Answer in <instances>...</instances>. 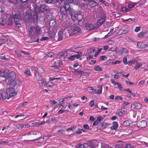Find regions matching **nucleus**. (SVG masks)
<instances>
[{
	"mask_svg": "<svg viewBox=\"0 0 148 148\" xmlns=\"http://www.w3.org/2000/svg\"><path fill=\"white\" fill-rule=\"evenodd\" d=\"M68 59L70 60H73L75 59L74 55L71 56L69 57Z\"/></svg>",
	"mask_w": 148,
	"mask_h": 148,
	"instance_id": "nucleus-49",
	"label": "nucleus"
},
{
	"mask_svg": "<svg viewBox=\"0 0 148 148\" xmlns=\"http://www.w3.org/2000/svg\"><path fill=\"white\" fill-rule=\"evenodd\" d=\"M1 2L3 4L5 5H7L8 3V0H1Z\"/></svg>",
	"mask_w": 148,
	"mask_h": 148,
	"instance_id": "nucleus-40",
	"label": "nucleus"
},
{
	"mask_svg": "<svg viewBox=\"0 0 148 148\" xmlns=\"http://www.w3.org/2000/svg\"><path fill=\"white\" fill-rule=\"evenodd\" d=\"M142 66V64L140 62H136V66L134 67L135 69L137 70Z\"/></svg>",
	"mask_w": 148,
	"mask_h": 148,
	"instance_id": "nucleus-25",
	"label": "nucleus"
},
{
	"mask_svg": "<svg viewBox=\"0 0 148 148\" xmlns=\"http://www.w3.org/2000/svg\"><path fill=\"white\" fill-rule=\"evenodd\" d=\"M94 101L93 100H91L89 103V106L92 107L94 105Z\"/></svg>",
	"mask_w": 148,
	"mask_h": 148,
	"instance_id": "nucleus-48",
	"label": "nucleus"
},
{
	"mask_svg": "<svg viewBox=\"0 0 148 148\" xmlns=\"http://www.w3.org/2000/svg\"><path fill=\"white\" fill-rule=\"evenodd\" d=\"M47 10L46 7L44 5H41L39 8V11L43 12Z\"/></svg>",
	"mask_w": 148,
	"mask_h": 148,
	"instance_id": "nucleus-22",
	"label": "nucleus"
},
{
	"mask_svg": "<svg viewBox=\"0 0 148 148\" xmlns=\"http://www.w3.org/2000/svg\"><path fill=\"white\" fill-rule=\"evenodd\" d=\"M64 36H66V37H68L69 36L71 35V34H70L69 33V32H68L67 31V32H66L65 33H64Z\"/></svg>",
	"mask_w": 148,
	"mask_h": 148,
	"instance_id": "nucleus-50",
	"label": "nucleus"
},
{
	"mask_svg": "<svg viewBox=\"0 0 148 148\" xmlns=\"http://www.w3.org/2000/svg\"><path fill=\"white\" fill-rule=\"evenodd\" d=\"M123 61L125 64H127V60L126 57L124 56V57L123 58Z\"/></svg>",
	"mask_w": 148,
	"mask_h": 148,
	"instance_id": "nucleus-42",
	"label": "nucleus"
},
{
	"mask_svg": "<svg viewBox=\"0 0 148 148\" xmlns=\"http://www.w3.org/2000/svg\"><path fill=\"white\" fill-rule=\"evenodd\" d=\"M5 82L7 84L14 87V90L17 89L21 85L20 80L16 78L15 73L13 71L11 72L9 76L6 79Z\"/></svg>",
	"mask_w": 148,
	"mask_h": 148,
	"instance_id": "nucleus-1",
	"label": "nucleus"
},
{
	"mask_svg": "<svg viewBox=\"0 0 148 148\" xmlns=\"http://www.w3.org/2000/svg\"><path fill=\"white\" fill-rule=\"evenodd\" d=\"M104 21L105 19L104 18H101L99 19L97 22V24L98 25H101Z\"/></svg>",
	"mask_w": 148,
	"mask_h": 148,
	"instance_id": "nucleus-18",
	"label": "nucleus"
},
{
	"mask_svg": "<svg viewBox=\"0 0 148 148\" xmlns=\"http://www.w3.org/2000/svg\"><path fill=\"white\" fill-rule=\"evenodd\" d=\"M50 103L52 104H55L57 103V102L55 101L54 100H52L49 101Z\"/></svg>",
	"mask_w": 148,
	"mask_h": 148,
	"instance_id": "nucleus-47",
	"label": "nucleus"
},
{
	"mask_svg": "<svg viewBox=\"0 0 148 148\" xmlns=\"http://www.w3.org/2000/svg\"><path fill=\"white\" fill-rule=\"evenodd\" d=\"M24 125L23 124H18L17 125L16 127L18 128L19 130H21L23 128Z\"/></svg>",
	"mask_w": 148,
	"mask_h": 148,
	"instance_id": "nucleus-35",
	"label": "nucleus"
},
{
	"mask_svg": "<svg viewBox=\"0 0 148 148\" xmlns=\"http://www.w3.org/2000/svg\"><path fill=\"white\" fill-rule=\"evenodd\" d=\"M88 88H89L90 90H92L94 92H96V90L93 88L91 87H89Z\"/></svg>",
	"mask_w": 148,
	"mask_h": 148,
	"instance_id": "nucleus-63",
	"label": "nucleus"
},
{
	"mask_svg": "<svg viewBox=\"0 0 148 148\" xmlns=\"http://www.w3.org/2000/svg\"><path fill=\"white\" fill-rule=\"evenodd\" d=\"M129 104V103L127 102H125L123 103L122 104V106L123 107H125Z\"/></svg>",
	"mask_w": 148,
	"mask_h": 148,
	"instance_id": "nucleus-57",
	"label": "nucleus"
},
{
	"mask_svg": "<svg viewBox=\"0 0 148 148\" xmlns=\"http://www.w3.org/2000/svg\"><path fill=\"white\" fill-rule=\"evenodd\" d=\"M8 71L5 70L3 72L0 70V76L6 77L8 75Z\"/></svg>",
	"mask_w": 148,
	"mask_h": 148,
	"instance_id": "nucleus-8",
	"label": "nucleus"
},
{
	"mask_svg": "<svg viewBox=\"0 0 148 148\" xmlns=\"http://www.w3.org/2000/svg\"><path fill=\"white\" fill-rule=\"evenodd\" d=\"M60 11L62 13L64 14H68V13L67 12L66 10H65L64 7H60Z\"/></svg>",
	"mask_w": 148,
	"mask_h": 148,
	"instance_id": "nucleus-20",
	"label": "nucleus"
},
{
	"mask_svg": "<svg viewBox=\"0 0 148 148\" xmlns=\"http://www.w3.org/2000/svg\"><path fill=\"white\" fill-rule=\"evenodd\" d=\"M101 88H100L99 90L97 92L96 91V92H95L96 93H98V94H100L102 93V87L101 86H100Z\"/></svg>",
	"mask_w": 148,
	"mask_h": 148,
	"instance_id": "nucleus-44",
	"label": "nucleus"
},
{
	"mask_svg": "<svg viewBox=\"0 0 148 148\" xmlns=\"http://www.w3.org/2000/svg\"><path fill=\"white\" fill-rule=\"evenodd\" d=\"M88 2L89 5H92V6H94L96 5V3L92 0H90Z\"/></svg>",
	"mask_w": 148,
	"mask_h": 148,
	"instance_id": "nucleus-28",
	"label": "nucleus"
},
{
	"mask_svg": "<svg viewBox=\"0 0 148 148\" xmlns=\"http://www.w3.org/2000/svg\"><path fill=\"white\" fill-rule=\"evenodd\" d=\"M137 125L139 128H144L147 125V123L145 121H142L137 123Z\"/></svg>",
	"mask_w": 148,
	"mask_h": 148,
	"instance_id": "nucleus-5",
	"label": "nucleus"
},
{
	"mask_svg": "<svg viewBox=\"0 0 148 148\" xmlns=\"http://www.w3.org/2000/svg\"><path fill=\"white\" fill-rule=\"evenodd\" d=\"M134 6V5L133 4H129L128 5V7L130 8H132Z\"/></svg>",
	"mask_w": 148,
	"mask_h": 148,
	"instance_id": "nucleus-64",
	"label": "nucleus"
},
{
	"mask_svg": "<svg viewBox=\"0 0 148 148\" xmlns=\"http://www.w3.org/2000/svg\"><path fill=\"white\" fill-rule=\"evenodd\" d=\"M125 148H134L133 147H132L131 145L128 144L126 145L125 147Z\"/></svg>",
	"mask_w": 148,
	"mask_h": 148,
	"instance_id": "nucleus-53",
	"label": "nucleus"
},
{
	"mask_svg": "<svg viewBox=\"0 0 148 148\" xmlns=\"http://www.w3.org/2000/svg\"><path fill=\"white\" fill-rule=\"evenodd\" d=\"M107 58L106 56H101L100 57L99 59L101 60H106Z\"/></svg>",
	"mask_w": 148,
	"mask_h": 148,
	"instance_id": "nucleus-39",
	"label": "nucleus"
},
{
	"mask_svg": "<svg viewBox=\"0 0 148 148\" xmlns=\"http://www.w3.org/2000/svg\"><path fill=\"white\" fill-rule=\"evenodd\" d=\"M128 31L126 29L122 28L118 32V35H120L122 34L126 33Z\"/></svg>",
	"mask_w": 148,
	"mask_h": 148,
	"instance_id": "nucleus-14",
	"label": "nucleus"
},
{
	"mask_svg": "<svg viewBox=\"0 0 148 148\" xmlns=\"http://www.w3.org/2000/svg\"><path fill=\"white\" fill-rule=\"evenodd\" d=\"M85 27L87 30H90L92 29H94V27L93 25L92 24L89 23H87L85 24Z\"/></svg>",
	"mask_w": 148,
	"mask_h": 148,
	"instance_id": "nucleus-9",
	"label": "nucleus"
},
{
	"mask_svg": "<svg viewBox=\"0 0 148 148\" xmlns=\"http://www.w3.org/2000/svg\"><path fill=\"white\" fill-rule=\"evenodd\" d=\"M137 46L139 48H143L145 47L144 45L142 43L139 42L137 43Z\"/></svg>",
	"mask_w": 148,
	"mask_h": 148,
	"instance_id": "nucleus-31",
	"label": "nucleus"
},
{
	"mask_svg": "<svg viewBox=\"0 0 148 148\" xmlns=\"http://www.w3.org/2000/svg\"><path fill=\"white\" fill-rule=\"evenodd\" d=\"M32 136L31 134H29L27 135L26 136V138L25 139H24V140L29 141L32 140L33 138H32Z\"/></svg>",
	"mask_w": 148,
	"mask_h": 148,
	"instance_id": "nucleus-15",
	"label": "nucleus"
},
{
	"mask_svg": "<svg viewBox=\"0 0 148 148\" xmlns=\"http://www.w3.org/2000/svg\"><path fill=\"white\" fill-rule=\"evenodd\" d=\"M116 84L117 85L118 87L120 90H121L123 89L122 86L119 83L116 82Z\"/></svg>",
	"mask_w": 148,
	"mask_h": 148,
	"instance_id": "nucleus-37",
	"label": "nucleus"
},
{
	"mask_svg": "<svg viewBox=\"0 0 148 148\" xmlns=\"http://www.w3.org/2000/svg\"><path fill=\"white\" fill-rule=\"evenodd\" d=\"M108 43L110 45H113L114 43V41L112 40H109L108 42Z\"/></svg>",
	"mask_w": 148,
	"mask_h": 148,
	"instance_id": "nucleus-59",
	"label": "nucleus"
},
{
	"mask_svg": "<svg viewBox=\"0 0 148 148\" xmlns=\"http://www.w3.org/2000/svg\"><path fill=\"white\" fill-rule=\"evenodd\" d=\"M35 76L36 77V79L40 81V80H41V74H39V73H35Z\"/></svg>",
	"mask_w": 148,
	"mask_h": 148,
	"instance_id": "nucleus-24",
	"label": "nucleus"
},
{
	"mask_svg": "<svg viewBox=\"0 0 148 148\" xmlns=\"http://www.w3.org/2000/svg\"><path fill=\"white\" fill-rule=\"evenodd\" d=\"M53 53L52 52L49 53L47 54V56L49 57H51L53 55Z\"/></svg>",
	"mask_w": 148,
	"mask_h": 148,
	"instance_id": "nucleus-61",
	"label": "nucleus"
},
{
	"mask_svg": "<svg viewBox=\"0 0 148 148\" xmlns=\"http://www.w3.org/2000/svg\"><path fill=\"white\" fill-rule=\"evenodd\" d=\"M70 32L71 35H75L80 33L81 32V29L79 27L74 24L71 26L70 29Z\"/></svg>",
	"mask_w": 148,
	"mask_h": 148,
	"instance_id": "nucleus-2",
	"label": "nucleus"
},
{
	"mask_svg": "<svg viewBox=\"0 0 148 148\" xmlns=\"http://www.w3.org/2000/svg\"><path fill=\"white\" fill-rule=\"evenodd\" d=\"M117 114L120 116H122L123 114V112H122L120 110H119L117 112Z\"/></svg>",
	"mask_w": 148,
	"mask_h": 148,
	"instance_id": "nucleus-45",
	"label": "nucleus"
},
{
	"mask_svg": "<svg viewBox=\"0 0 148 148\" xmlns=\"http://www.w3.org/2000/svg\"><path fill=\"white\" fill-rule=\"evenodd\" d=\"M94 69L95 71H101L102 70V68L100 67L99 66H97L95 67Z\"/></svg>",
	"mask_w": 148,
	"mask_h": 148,
	"instance_id": "nucleus-30",
	"label": "nucleus"
},
{
	"mask_svg": "<svg viewBox=\"0 0 148 148\" xmlns=\"http://www.w3.org/2000/svg\"><path fill=\"white\" fill-rule=\"evenodd\" d=\"M71 51H70L68 49L66 50L65 52H62L61 53L60 56V57H63L64 58H65L67 56L68 53H69V52Z\"/></svg>",
	"mask_w": 148,
	"mask_h": 148,
	"instance_id": "nucleus-16",
	"label": "nucleus"
},
{
	"mask_svg": "<svg viewBox=\"0 0 148 148\" xmlns=\"http://www.w3.org/2000/svg\"><path fill=\"white\" fill-rule=\"evenodd\" d=\"M55 63H56L57 64H58V65H55L53 66V67H55L57 69H58L60 68V66L62 65V62L61 60H59L55 62Z\"/></svg>",
	"mask_w": 148,
	"mask_h": 148,
	"instance_id": "nucleus-12",
	"label": "nucleus"
},
{
	"mask_svg": "<svg viewBox=\"0 0 148 148\" xmlns=\"http://www.w3.org/2000/svg\"><path fill=\"white\" fill-rule=\"evenodd\" d=\"M30 72L29 70L28 69H27L25 71L24 73L25 75H28L30 74Z\"/></svg>",
	"mask_w": 148,
	"mask_h": 148,
	"instance_id": "nucleus-43",
	"label": "nucleus"
},
{
	"mask_svg": "<svg viewBox=\"0 0 148 148\" xmlns=\"http://www.w3.org/2000/svg\"><path fill=\"white\" fill-rule=\"evenodd\" d=\"M78 14H73L71 15V17L73 20H75L77 19Z\"/></svg>",
	"mask_w": 148,
	"mask_h": 148,
	"instance_id": "nucleus-26",
	"label": "nucleus"
},
{
	"mask_svg": "<svg viewBox=\"0 0 148 148\" xmlns=\"http://www.w3.org/2000/svg\"><path fill=\"white\" fill-rule=\"evenodd\" d=\"M34 70L35 71L36 73L41 74L44 72L43 69L41 67H39L36 68L34 67Z\"/></svg>",
	"mask_w": 148,
	"mask_h": 148,
	"instance_id": "nucleus-7",
	"label": "nucleus"
},
{
	"mask_svg": "<svg viewBox=\"0 0 148 148\" xmlns=\"http://www.w3.org/2000/svg\"><path fill=\"white\" fill-rule=\"evenodd\" d=\"M32 16V15L30 13H27L24 16V18L25 20H29Z\"/></svg>",
	"mask_w": 148,
	"mask_h": 148,
	"instance_id": "nucleus-21",
	"label": "nucleus"
},
{
	"mask_svg": "<svg viewBox=\"0 0 148 148\" xmlns=\"http://www.w3.org/2000/svg\"><path fill=\"white\" fill-rule=\"evenodd\" d=\"M86 144L89 147L88 148H95L98 146V143L95 141H89L86 143Z\"/></svg>",
	"mask_w": 148,
	"mask_h": 148,
	"instance_id": "nucleus-3",
	"label": "nucleus"
},
{
	"mask_svg": "<svg viewBox=\"0 0 148 148\" xmlns=\"http://www.w3.org/2000/svg\"><path fill=\"white\" fill-rule=\"evenodd\" d=\"M123 125L125 126H130L129 121L128 120L125 121L123 123Z\"/></svg>",
	"mask_w": 148,
	"mask_h": 148,
	"instance_id": "nucleus-32",
	"label": "nucleus"
},
{
	"mask_svg": "<svg viewBox=\"0 0 148 148\" xmlns=\"http://www.w3.org/2000/svg\"><path fill=\"white\" fill-rule=\"evenodd\" d=\"M64 7L66 10L67 12L68 13V14H71V8H70L69 4L68 3H65L64 4Z\"/></svg>",
	"mask_w": 148,
	"mask_h": 148,
	"instance_id": "nucleus-10",
	"label": "nucleus"
},
{
	"mask_svg": "<svg viewBox=\"0 0 148 148\" xmlns=\"http://www.w3.org/2000/svg\"><path fill=\"white\" fill-rule=\"evenodd\" d=\"M85 73V72L80 71H79V72H78V73L77 74V75H84Z\"/></svg>",
	"mask_w": 148,
	"mask_h": 148,
	"instance_id": "nucleus-46",
	"label": "nucleus"
},
{
	"mask_svg": "<svg viewBox=\"0 0 148 148\" xmlns=\"http://www.w3.org/2000/svg\"><path fill=\"white\" fill-rule=\"evenodd\" d=\"M83 127L85 129H88L89 130H91V128L89 127L88 125H83Z\"/></svg>",
	"mask_w": 148,
	"mask_h": 148,
	"instance_id": "nucleus-51",
	"label": "nucleus"
},
{
	"mask_svg": "<svg viewBox=\"0 0 148 148\" xmlns=\"http://www.w3.org/2000/svg\"><path fill=\"white\" fill-rule=\"evenodd\" d=\"M115 99L116 100H118V99H121V100H122L123 99L120 96H118L116 97H115Z\"/></svg>",
	"mask_w": 148,
	"mask_h": 148,
	"instance_id": "nucleus-62",
	"label": "nucleus"
},
{
	"mask_svg": "<svg viewBox=\"0 0 148 148\" xmlns=\"http://www.w3.org/2000/svg\"><path fill=\"white\" fill-rule=\"evenodd\" d=\"M86 143L84 144H78L76 146L75 148H86Z\"/></svg>",
	"mask_w": 148,
	"mask_h": 148,
	"instance_id": "nucleus-17",
	"label": "nucleus"
},
{
	"mask_svg": "<svg viewBox=\"0 0 148 148\" xmlns=\"http://www.w3.org/2000/svg\"><path fill=\"white\" fill-rule=\"evenodd\" d=\"M20 17L18 14H15L13 17L12 19L14 20L15 23V22H18L19 21Z\"/></svg>",
	"mask_w": 148,
	"mask_h": 148,
	"instance_id": "nucleus-13",
	"label": "nucleus"
},
{
	"mask_svg": "<svg viewBox=\"0 0 148 148\" xmlns=\"http://www.w3.org/2000/svg\"><path fill=\"white\" fill-rule=\"evenodd\" d=\"M96 50L94 49H90V51L88 52V53L90 54L92 53H94L95 52Z\"/></svg>",
	"mask_w": 148,
	"mask_h": 148,
	"instance_id": "nucleus-54",
	"label": "nucleus"
},
{
	"mask_svg": "<svg viewBox=\"0 0 148 148\" xmlns=\"http://www.w3.org/2000/svg\"><path fill=\"white\" fill-rule=\"evenodd\" d=\"M66 32L65 31H64L62 32L60 31L58 33V40H61L63 39V34L64 33Z\"/></svg>",
	"mask_w": 148,
	"mask_h": 148,
	"instance_id": "nucleus-11",
	"label": "nucleus"
},
{
	"mask_svg": "<svg viewBox=\"0 0 148 148\" xmlns=\"http://www.w3.org/2000/svg\"><path fill=\"white\" fill-rule=\"evenodd\" d=\"M54 35L53 33L52 32L49 33V37L51 39L52 38L54 37Z\"/></svg>",
	"mask_w": 148,
	"mask_h": 148,
	"instance_id": "nucleus-41",
	"label": "nucleus"
},
{
	"mask_svg": "<svg viewBox=\"0 0 148 148\" xmlns=\"http://www.w3.org/2000/svg\"><path fill=\"white\" fill-rule=\"evenodd\" d=\"M45 14L46 17L49 20L50 18H51L52 17V14L49 12H46Z\"/></svg>",
	"mask_w": 148,
	"mask_h": 148,
	"instance_id": "nucleus-23",
	"label": "nucleus"
},
{
	"mask_svg": "<svg viewBox=\"0 0 148 148\" xmlns=\"http://www.w3.org/2000/svg\"><path fill=\"white\" fill-rule=\"evenodd\" d=\"M41 84H42V86H45L47 84V83L45 80V79H42L40 80Z\"/></svg>",
	"mask_w": 148,
	"mask_h": 148,
	"instance_id": "nucleus-29",
	"label": "nucleus"
},
{
	"mask_svg": "<svg viewBox=\"0 0 148 148\" xmlns=\"http://www.w3.org/2000/svg\"><path fill=\"white\" fill-rule=\"evenodd\" d=\"M145 83V82H144V81L143 80H142L141 81H140L138 83V85L139 86H140V85H141L143 84H144Z\"/></svg>",
	"mask_w": 148,
	"mask_h": 148,
	"instance_id": "nucleus-56",
	"label": "nucleus"
},
{
	"mask_svg": "<svg viewBox=\"0 0 148 148\" xmlns=\"http://www.w3.org/2000/svg\"><path fill=\"white\" fill-rule=\"evenodd\" d=\"M17 117H18V119L20 120H22V119H23L25 118L24 115L16 116H15V118H16Z\"/></svg>",
	"mask_w": 148,
	"mask_h": 148,
	"instance_id": "nucleus-34",
	"label": "nucleus"
},
{
	"mask_svg": "<svg viewBox=\"0 0 148 148\" xmlns=\"http://www.w3.org/2000/svg\"><path fill=\"white\" fill-rule=\"evenodd\" d=\"M140 29V27H136L134 31L136 32H138Z\"/></svg>",
	"mask_w": 148,
	"mask_h": 148,
	"instance_id": "nucleus-55",
	"label": "nucleus"
},
{
	"mask_svg": "<svg viewBox=\"0 0 148 148\" xmlns=\"http://www.w3.org/2000/svg\"><path fill=\"white\" fill-rule=\"evenodd\" d=\"M113 125L112 126L111 128L112 130L116 129L118 127V123L116 122H114L113 123Z\"/></svg>",
	"mask_w": 148,
	"mask_h": 148,
	"instance_id": "nucleus-19",
	"label": "nucleus"
},
{
	"mask_svg": "<svg viewBox=\"0 0 148 148\" xmlns=\"http://www.w3.org/2000/svg\"><path fill=\"white\" fill-rule=\"evenodd\" d=\"M141 108V105L139 103L134 102L131 106V108L140 109Z\"/></svg>",
	"mask_w": 148,
	"mask_h": 148,
	"instance_id": "nucleus-6",
	"label": "nucleus"
},
{
	"mask_svg": "<svg viewBox=\"0 0 148 148\" xmlns=\"http://www.w3.org/2000/svg\"><path fill=\"white\" fill-rule=\"evenodd\" d=\"M8 93H7L6 92H4L2 94V99H5L6 98H7L8 97Z\"/></svg>",
	"mask_w": 148,
	"mask_h": 148,
	"instance_id": "nucleus-27",
	"label": "nucleus"
},
{
	"mask_svg": "<svg viewBox=\"0 0 148 148\" xmlns=\"http://www.w3.org/2000/svg\"><path fill=\"white\" fill-rule=\"evenodd\" d=\"M48 38L47 37H43L42 38H41V39H40V40L41 41H42L43 40H47L48 39Z\"/></svg>",
	"mask_w": 148,
	"mask_h": 148,
	"instance_id": "nucleus-58",
	"label": "nucleus"
},
{
	"mask_svg": "<svg viewBox=\"0 0 148 148\" xmlns=\"http://www.w3.org/2000/svg\"><path fill=\"white\" fill-rule=\"evenodd\" d=\"M6 21L4 20H3L2 19H0V24L2 25H4L6 24Z\"/></svg>",
	"mask_w": 148,
	"mask_h": 148,
	"instance_id": "nucleus-38",
	"label": "nucleus"
},
{
	"mask_svg": "<svg viewBox=\"0 0 148 148\" xmlns=\"http://www.w3.org/2000/svg\"><path fill=\"white\" fill-rule=\"evenodd\" d=\"M144 33L143 32H142L139 33L138 35V37L140 38L143 36Z\"/></svg>",
	"mask_w": 148,
	"mask_h": 148,
	"instance_id": "nucleus-52",
	"label": "nucleus"
},
{
	"mask_svg": "<svg viewBox=\"0 0 148 148\" xmlns=\"http://www.w3.org/2000/svg\"><path fill=\"white\" fill-rule=\"evenodd\" d=\"M12 18H9L8 20L6 22V23L7 25H11L12 24V23L13 22L12 21Z\"/></svg>",
	"mask_w": 148,
	"mask_h": 148,
	"instance_id": "nucleus-33",
	"label": "nucleus"
},
{
	"mask_svg": "<svg viewBox=\"0 0 148 148\" xmlns=\"http://www.w3.org/2000/svg\"><path fill=\"white\" fill-rule=\"evenodd\" d=\"M77 19L79 21H81L83 19V16L80 14H78Z\"/></svg>",
	"mask_w": 148,
	"mask_h": 148,
	"instance_id": "nucleus-36",
	"label": "nucleus"
},
{
	"mask_svg": "<svg viewBox=\"0 0 148 148\" xmlns=\"http://www.w3.org/2000/svg\"><path fill=\"white\" fill-rule=\"evenodd\" d=\"M6 92L7 93H8V94H9V96L8 98V99L13 96H15L16 95L17 93L16 92H15L14 89V88H7L6 89Z\"/></svg>",
	"mask_w": 148,
	"mask_h": 148,
	"instance_id": "nucleus-4",
	"label": "nucleus"
},
{
	"mask_svg": "<svg viewBox=\"0 0 148 148\" xmlns=\"http://www.w3.org/2000/svg\"><path fill=\"white\" fill-rule=\"evenodd\" d=\"M64 132V131L62 130H58V133L60 134H62Z\"/></svg>",
	"mask_w": 148,
	"mask_h": 148,
	"instance_id": "nucleus-60",
	"label": "nucleus"
}]
</instances>
